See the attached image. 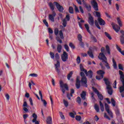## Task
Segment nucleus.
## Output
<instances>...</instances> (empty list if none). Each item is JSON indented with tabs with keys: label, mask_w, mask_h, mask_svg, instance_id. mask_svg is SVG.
Wrapping results in <instances>:
<instances>
[{
	"label": "nucleus",
	"mask_w": 124,
	"mask_h": 124,
	"mask_svg": "<svg viewBox=\"0 0 124 124\" xmlns=\"http://www.w3.org/2000/svg\"><path fill=\"white\" fill-rule=\"evenodd\" d=\"M98 58L99 60H101L103 64L106 66L107 69H110L111 68L109 65V63L107 62V58L105 56L104 53H100Z\"/></svg>",
	"instance_id": "obj_1"
},
{
	"label": "nucleus",
	"mask_w": 124,
	"mask_h": 124,
	"mask_svg": "<svg viewBox=\"0 0 124 124\" xmlns=\"http://www.w3.org/2000/svg\"><path fill=\"white\" fill-rule=\"evenodd\" d=\"M104 81L105 84L107 86V89L108 90V93L109 95H112L113 94V90L112 89V87L111 86V82L109 81V79L107 78H104Z\"/></svg>",
	"instance_id": "obj_2"
},
{
	"label": "nucleus",
	"mask_w": 124,
	"mask_h": 124,
	"mask_svg": "<svg viewBox=\"0 0 124 124\" xmlns=\"http://www.w3.org/2000/svg\"><path fill=\"white\" fill-rule=\"evenodd\" d=\"M119 75H120V81L122 82V86L119 88V92L122 93L124 92V74L121 70L119 71Z\"/></svg>",
	"instance_id": "obj_3"
},
{
	"label": "nucleus",
	"mask_w": 124,
	"mask_h": 124,
	"mask_svg": "<svg viewBox=\"0 0 124 124\" xmlns=\"http://www.w3.org/2000/svg\"><path fill=\"white\" fill-rule=\"evenodd\" d=\"M80 76L81 77L80 82L82 86H83V87H85V88H87V87H88V85L87 84V83H88V81L87 78L85 75V73H84V72H81Z\"/></svg>",
	"instance_id": "obj_4"
},
{
	"label": "nucleus",
	"mask_w": 124,
	"mask_h": 124,
	"mask_svg": "<svg viewBox=\"0 0 124 124\" xmlns=\"http://www.w3.org/2000/svg\"><path fill=\"white\" fill-rule=\"evenodd\" d=\"M96 73L98 74V75H100L96 76V80H101V79H103L104 74H105V72L104 71L99 70L96 72Z\"/></svg>",
	"instance_id": "obj_5"
},
{
	"label": "nucleus",
	"mask_w": 124,
	"mask_h": 124,
	"mask_svg": "<svg viewBox=\"0 0 124 124\" xmlns=\"http://www.w3.org/2000/svg\"><path fill=\"white\" fill-rule=\"evenodd\" d=\"M88 23L90 26L92 27L94 25V20H93V17L92 16L91 13L88 14Z\"/></svg>",
	"instance_id": "obj_6"
},
{
	"label": "nucleus",
	"mask_w": 124,
	"mask_h": 124,
	"mask_svg": "<svg viewBox=\"0 0 124 124\" xmlns=\"http://www.w3.org/2000/svg\"><path fill=\"white\" fill-rule=\"evenodd\" d=\"M92 89L93 90V92H95V93H96L99 99H100V100H103V95L99 93L98 90L93 87H92Z\"/></svg>",
	"instance_id": "obj_7"
},
{
	"label": "nucleus",
	"mask_w": 124,
	"mask_h": 124,
	"mask_svg": "<svg viewBox=\"0 0 124 124\" xmlns=\"http://www.w3.org/2000/svg\"><path fill=\"white\" fill-rule=\"evenodd\" d=\"M61 59L62 62H65L68 60V54L65 51L63 52V54L61 55Z\"/></svg>",
	"instance_id": "obj_8"
},
{
	"label": "nucleus",
	"mask_w": 124,
	"mask_h": 124,
	"mask_svg": "<svg viewBox=\"0 0 124 124\" xmlns=\"http://www.w3.org/2000/svg\"><path fill=\"white\" fill-rule=\"evenodd\" d=\"M55 65L56 71L57 72L58 74H60V73H61V69H60L61 67V64L60 63V61H57Z\"/></svg>",
	"instance_id": "obj_9"
},
{
	"label": "nucleus",
	"mask_w": 124,
	"mask_h": 124,
	"mask_svg": "<svg viewBox=\"0 0 124 124\" xmlns=\"http://www.w3.org/2000/svg\"><path fill=\"white\" fill-rule=\"evenodd\" d=\"M111 26L113 30L116 31V32H119L121 30V27L119 25L115 24L114 22L111 23Z\"/></svg>",
	"instance_id": "obj_10"
},
{
	"label": "nucleus",
	"mask_w": 124,
	"mask_h": 124,
	"mask_svg": "<svg viewBox=\"0 0 124 124\" xmlns=\"http://www.w3.org/2000/svg\"><path fill=\"white\" fill-rule=\"evenodd\" d=\"M91 4L95 11H98V4H97V2H96V1H91Z\"/></svg>",
	"instance_id": "obj_11"
},
{
	"label": "nucleus",
	"mask_w": 124,
	"mask_h": 124,
	"mask_svg": "<svg viewBox=\"0 0 124 124\" xmlns=\"http://www.w3.org/2000/svg\"><path fill=\"white\" fill-rule=\"evenodd\" d=\"M82 1L84 5V7L86 8L87 11H88V12H91L92 11V6H91V5L86 3L84 0H82Z\"/></svg>",
	"instance_id": "obj_12"
},
{
	"label": "nucleus",
	"mask_w": 124,
	"mask_h": 124,
	"mask_svg": "<svg viewBox=\"0 0 124 124\" xmlns=\"http://www.w3.org/2000/svg\"><path fill=\"white\" fill-rule=\"evenodd\" d=\"M56 15L57 14H56V12L55 11H53L52 14H50L48 16L49 20H51L52 22H55L54 18H55V16H56Z\"/></svg>",
	"instance_id": "obj_13"
},
{
	"label": "nucleus",
	"mask_w": 124,
	"mask_h": 124,
	"mask_svg": "<svg viewBox=\"0 0 124 124\" xmlns=\"http://www.w3.org/2000/svg\"><path fill=\"white\" fill-rule=\"evenodd\" d=\"M120 32L122 34V35L120 36V40L121 44L124 45V30H121Z\"/></svg>",
	"instance_id": "obj_14"
},
{
	"label": "nucleus",
	"mask_w": 124,
	"mask_h": 124,
	"mask_svg": "<svg viewBox=\"0 0 124 124\" xmlns=\"http://www.w3.org/2000/svg\"><path fill=\"white\" fill-rule=\"evenodd\" d=\"M120 32L122 34V35L120 36V40L121 44L124 45V30H121Z\"/></svg>",
	"instance_id": "obj_15"
},
{
	"label": "nucleus",
	"mask_w": 124,
	"mask_h": 124,
	"mask_svg": "<svg viewBox=\"0 0 124 124\" xmlns=\"http://www.w3.org/2000/svg\"><path fill=\"white\" fill-rule=\"evenodd\" d=\"M54 3H55L56 7L60 12H62L63 11V7L60 5V4L57 2H54Z\"/></svg>",
	"instance_id": "obj_16"
},
{
	"label": "nucleus",
	"mask_w": 124,
	"mask_h": 124,
	"mask_svg": "<svg viewBox=\"0 0 124 124\" xmlns=\"http://www.w3.org/2000/svg\"><path fill=\"white\" fill-rule=\"evenodd\" d=\"M84 73H85L86 76H88V77H90V78H93V71L90 70L88 71H87V70H85L84 71Z\"/></svg>",
	"instance_id": "obj_17"
},
{
	"label": "nucleus",
	"mask_w": 124,
	"mask_h": 124,
	"mask_svg": "<svg viewBox=\"0 0 124 124\" xmlns=\"http://www.w3.org/2000/svg\"><path fill=\"white\" fill-rule=\"evenodd\" d=\"M81 84L80 83V77H77L76 79V87L77 89H80Z\"/></svg>",
	"instance_id": "obj_18"
},
{
	"label": "nucleus",
	"mask_w": 124,
	"mask_h": 124,
	"mask_svg": "<svg viewBox=\"0 0 124 124\" xmlns=\"http://www.w3.org/2000/svg\"><path fill=\"white\" fill-rule=\"evenodd\" d=\"M60 85L61 88H64L65 90L68 91V86L66 83L63 84V82L62 80L60 81Z\"/></svg>",
	"instance_id": "obj_19"
},
{
	"label": "nucleus",
	"mask_w": 124,
	"mask_h": 124,
	"mask_svg": "<svg viewBox=\"0 0 124 124\" xmlns=\"http://www.w3.org/2000/svg\"><path fill=\"white\" fill-rule=\"evenodd\" d=\"M39 94L41 96V99L42 102L43 103L44 106H45V107H46L47 105V102L46 101V100L43 99V96H42V93H41V91H39Z\"/></svg>",
	"instance_id": "obj_20"
},
{
	"label": "nucleus",
	"mask_w": 124,
	"mask_h": 124,
	"mask_svg": "<svg viewBox=\"0 0 124 124\" xmlns=\"http://www.w3.org/2000/svg\"><path fill=\"white\" fill-rule=\"evenodd\" d=\"M97 20L100 26H105L106 22H105V21H104V20H103L101 18H98Z\"/></svg>",
	"instance_id": "obj_21"
},
{
	"label": "nucleus",
	"mask_w": 124,
	"mask_h": 124,
	"mask_svg": "<svg viewBox=\"0 0 124 124\" xmlns=\"http://www.w3.org/2000/svg\"><path fill=\"white\" fill-rule=\"evenodd\" d=\"M87 54L88 55H89L90 58H92V59H93L94 56L93 54V50H92V48H91V47H89V50L87 51Z\"/></svg>",
	"instance_id": "obj_22"
},
{
	"label": "nucleus",
	"mask_w": 124,
	"mask_h": 124,
	"mask_svg": "<svg viewBox=\"0 0 124 124\" xmlns=\"http://www.w3.org/2000/svg\"><path fill=\"white\" fill-rule=\"evenodd\" d=\"M55 4H56L55 2H54V3H53L52 2H49L48 4V5H49L51 10H52V12H53V11H54V10H55Z\"/></svg>",
	"instance_id": "obj_23"
},
{
	"label": "nucleus",
	"mask_w": 124,
	"mask_h": 124,
	"mask_svg": "<svg viewBox=\"0 0 124 124\" xmlns=\"http://www.w3.org/2000/svg\"><path fill=\"white\" fill-rule=\"evenodd\" d=\"M87 96V94L86 93V92L85 91H82L81 93L80 94V96L83 99V100H86V96Z\"/></svg>",
	"instance_id": "obj_24"
},
{
	"label": "nucleus",
	"mask_w": 124,
	"mask_h": 124,
	"mask_svg": "<svg viewBox=\"0 0 124 124\" xmlns=\"http://www.w3.org/2000/svg\"><path fill=\"white\" fill-rule=\"evenodd\" d=\"M46 123L47 124H52L53 122H52V117L51 116H48L46 118Z\"/></svg>",
	"instance_id": "obj_25"
},
{
	"label": "nucleus",
	"mask_w": 124,
	"mask_h": 124,
	"mask_svg": "<svg viewBox=\"0 0 124 124\" xmlns=\"http://www.w3.org/2000/svg\"><path fill=\"white\" fill-rule=\"evenodd\" d=\"M116 49L123 55V56H124V50L122 51V49L118 45H116Z\"/></svg>",
	"instance_id": "obj_26"
},
{
	"label": "nucleus",
	"mask_w": 124,
	"mask_h": 124,
	"mask_svg": "<svg viewBox=\"0 0 124 124\" xmlns=\"http://www.w3.org/2000/svg\"><path fill=\"white\" fill-rule=\"evenodd\" d=\"M84 27H85V29H86L87 31H88V32H89V33H90V34H91L92 32H91V31H90V26H89V24H85L84 25Z\"/></svg>",
	"instance_id": "obj_27"
},
{
	"label": "nucleus",
	"mask_w": 124,
	"mask_h": 124,
	"mask_svg": "<svg viewBox=\"0 0 124 124\" xmlns=\"http://www.w3.org/2000/svg\"><path fill=\"white\" fill-rule=\"evenodd\" d=\"M62 45L58 44L57 47V50L58 53H61L62 52Z\"/></svg>",
	"instance_id": "obj_28"
},
{
	"label": "nucleus",
	"mask_w": 124,
	"mask_h": 124,
	"mask_svg": "<svg viewBox=\"0 0 124 124\" xmlns=\"http://www.w3.org/2000/svg\"><path fill=\"white\" fill-rule=\"evenodd\" d=\"M112 62L113 63V68L114 69H117L118 68V67L117 66V62H116V61H115V59H114V58H112Z\"/></svg>",
	"instance_id": "obj_29"
},
{
	"label": "nucleus",
	"mask_w": 124,
	"mask_h": 124,
	"mask_svg": "<svg viewBox=\"0 0 124 124\" xmlns=\"http://www.w3.org/2000/svg\"><path fill=\"white\" fill-rule=\"evenodd\" d=\"M72 75H73V72H70V73L67 76V78L68 80H70V78H71V77H72Z\"/></svg>",
	"instance_id": "obj_30"
},
{
	"label": "nucleus",
	"mask_w": 124,
	"mask_h": 124,
	"mask_svg": "<svg viewBox=\"0 0 124 124\" xmlns=\"http://www.w3.org/2000/svg\"><path fill=\"white\" fill-rule=\"evenodd\" d=\"M99 103H100V107L101 108V111H102V112H104V106H103V104L102 103L101 101H99Z\"/></svg>",
	"instance_id": "obj_31"
},
{
	"label": "nucleus",
	"mask_w": 124,
	"mask_h": 124,
	"mask_svg": "<svg viewBox=\"0 0 124 124\" xmlns=\"http://www.w3.org/2000/svg\"><path fill=\"white\" fill-rule=\"evenodd\" d=\"M94 24H95V26H96L97 29H98L99 30H101V28H100L99 24H98V22H97V20H95L94 21Z\"/></svg>",
	"instance_id": "obj_32"
},
{
	"label": "nucleus",
	"mask_w": 124,
	"mask_h": 124,
	"mask_svg": "<svg viewBox=\"0 0 124 124\" xmlns=\"http://www.w3.org/2000/svg\"><path fill=\"white\" fill-rule=\"evenodd\" d=\"M106 51L108 55H111V52H110V47L108 45L106 46Z\"/></svg>",
	"instance_id": "obj_33"
},
{
	"label": "nucleus",
	"mask_w": 124,
	"mask_h": 124,
	"mask_svg": "<svg viewBox=\"0 0 124 124\" xmlns=\"http://www.w3.org/2000/svg\"><path fill=\"white\" fill-rule=\"evenodd\" d=\"M94 109L97 113H98V112H99V107L98 106V104H95Z\"/></svg>",
	"instance_id": "obj_34"
},
{
	"label": "nucleus",
	"mask_w": 124,
	"mask_h": 124,
	"mask_svg": "<svg viewBox=\"0 0 124 124\" xmlns=\"http://www.w3.org/2000/svg\"><path fill=\"white\" fill-rule=\"evenodd\" d=\"M94 13H95L96 16L97 17L98 19L101 18V14H100V12L95 11Z\"/></svg>",
	"instance_id": "obj_35"
},
{
	"label": "nucleus",
	"mask_w": 124,
	"mask_h": 124,
	"mask_svg": "<svg viewBox=\"0 0 124 124\" xmlns=\"http://www.w3.org/2000/svg\"><path fill=\"white\" fill-rule=\"evenodd\" d=\"M105 108L107 112H109L110 111V108H109V105L107 103L105 104Z\"/></svg>",
	"instance_id": "obj_36"
},
{
	"label": "nucleus",
	"mask_w": 124,
	"mask_h": 124,
	"mask_svg": "<svg viewBox=\"0 0 124 124\" xmlns=\"http://www.w3.org/2000/svg\"><path fill=\"white\" fill-rule=\"evenodd\" d=\"M32 117H33V118H34V119L32 120V123H34V122H35V121L37 119V115H36V114L35 113H33L32 114Z\"/></svg>",
	"instance_id": "obj_37"
},
{
	"label": "nucleus",
	"mask_w": 124,
	"mask_h": 124,
	"mask_svg": "<svg viewBox=\"0 0 124 124\" xmlns=\"http://www.w3.org/2000/svg\"><path fill=\"white\" fill-rule=\"evenodd\" d=\"M117 21L118 25L120 26V27H122L123 26V23H122V21H121V19H120V17H118L117 18Z\"/></svg>",
	"instance_id": "obj_38"
},
{
	"label": "nucleus",
	"mask_w": 124,
	"mask_h": 124,
	"mask_svg": "<svg viewBox=\"0 0 124 124\" xmlns=\"http://www.w3.org/2000/svg\"><path fill=\"white\" fill-rule=\"evenodd\" d=\"M62 25L63 27H64V28H65V27H66V25H67V22L66 21V20H65V19H63Z\"/></svg>",
	"instance_id": "obj_39"
},
{
	"label": "nucleus",
	"mask_w": 124,
	"mask_h": 124,
	"mask_svg": "<svg viewBox=\"0 0 124 124\" xmlns=\"http://www.w3.org/2000/svg\"><path fill=\"white\" fill-rule=\"evenodd\" d=\"M59 35L60 36V38L63 39L64 37H63V33H62V31L61 30L59 31Z\"/></svg>",
	"instance_id": "obj_40"
},
{
	"label": "nucleus",
	"mask_w": 124,
	"mask_h": 124,
	"mask_svg": "<svg viewBox=\"0 0 124 124\" xmlns=\"http://www.w3.org/2000/svg\"><path fill=\"white\" fill-rule=\"evenodd\" d=\"M69 12L71 14H73V13H74V10L72 7H69Z\"/></svg>",
	"instance_id": "obj_41"
},
{
	"label": "nucleus",
	"mask_w": 124,
	"mask_h": 124,
	"mask_svg": "<svg viewBox=\"0 0 124 124\" xmlns=\"http://www.w3.org/2000/svg\"><path fill=\"white\" fill-rule=\"evenodd\" d=\"M105 34L106 36H107V37H108V39H109V40H111V39H112V37H111V35H110L108 33V32H105Z\"/></svg>",
	"instance_id": "obj_42"
},
{
	"label": "nucleus",
	"mask_w": 124,
	"mask_h": 124,
	"mask_svg": "<svg viewBox=\"0 0 124 124\" xmlns=\"http://www.w3.org/2000/svg\"><path fill=\"white\" fill-rule=\"evenodd\" d=\"M111 103L114 107L116 106V101H115V100L113 98L111 99Z\"/></svg>",
	"instance_id": "obj_43"
},
{
	"label": "nucleus",
	"mask_w": 124,
	"mask_h": 124,
	"mask_svg": "<svg viewBox=\"0 0 124 124\" xmlns=\"http://www.w3.org/2000/svg\"><path fill=\"white\" fill-rule=\"evenodd\" d=\"M82 35H81V34H79L78 35V40L80 42V41H82L83 39H82Z\"/></svg>",
	"instance_id": "obj_44"
},
{
	"label": "nucleus",
	"mask_w": 124,
	"mask_h": 124,
	"mask_svg": "<svg viewBox=\"0 0 124 124\" xmlns=\"http://www.w3.org/2000/svg\"><path fill=\"white\" fill-rule=\"evenodd\" d=\"M55 58L57 62H58V61H59V60H60V55H59V53H57L55 54Z\"/></svg>",
	"instance_id": "obj_45"
},
{
	"label": "nucleus",
	"mask_w": 124,
	"mask_h": 124,
	"mask_svg": "<svg viewBox=\"0 0 124 124\" xmlns=\"http://www.w3.org/2000/svg\"><path fill=\"white\" fill-rule=\"evenodd\" d=\"M91 95L92 100H93V101H94L95 100V98H94V93H91Z\"/></svg>",
	"instance_id": "obj_46"
},
{
	"label": "nucleus",
	"mask_w": 124,
	"mask_h": 124,
	"mask_svg": "<svg viewBox=\"0 0 124 124\" xmlns=\"http://www.w3.org/2000/svg\"><path fill=\"white\" fill-rule=\"evenodd\" d=\"M43 22L44 24L45 25V26H46V27H47V28H48L49 27V24H48V22H47L46 19H44Z\"/></svg>",
	"instance_id": "obj_47"
},
{
	"label": "nucleus",
	"mask_w": 124,
	"mask_h": 124,
	"mask_svg": "<svg viewBox=\"0 0 124 124\" xmlns=\"http://www.w3.org/2000/svg\"><path fill=\"white\" fill-rule=\"evenodd\" d=\"M77 102L79 105L81 104V98L80 97H78L77 98Z\"/></svg>",
	"instance_id": "obj_48"
},
{
	"label": "nucleus",
	"mask_w": 124,
	"mask_h": 124,
	"mask_svg": "<svg viewBox=\"0 0 124 124\" xmlns=\"http://www.w3.org/2000/svg\"><path fill=\"white\" fill-rule=\"evenodd\" d=\"M63 103L65 105V107H68V102L65 100L64 99L63 100Z\"/></svg>",
	"instance_id": "obj_49"
},
{
	"label": "nucleus",
	"mask_w": 124,
	"mask_h": 124,
	"mask_svg": "<svg viewBox=\"0 0 124 124\" xmlns=\"http://www.w3.org/2000/svg\"><path fill=\"white\" fill-rule=\"evenodd\" d=\"M79 45L82 47V48H84V46H85V44L84 43V42H83L82 41L79 42Z\"/></svg>",
	"instance_id": "obj_50"
},
{
	"label": "nucleus",
	"mask_w": 124,
	"mask_h": 124,
	"mask_svg": "<svg viewBox=\"0 0 124 124\" xmlns=\"http://www.w3.org/2000/svg\"><path fill=\"white\" fill-rule=\"evenodd\" d=\"M49 55L50 56V58H51V59H55V54H54V52H50L49 53Z\"/></svg>",
	"instance_id": "obj_51"
},
{
	"label": "nucleus",
	"mask_w": 124,
	"mask_h": 124,
	"mask_svg": "<svg viewBox=\"0 0 124 124\" xmlns=\"http://www.w3.org/2000/svg\"><path fill=\"white\" fill-rule=\"evenodd\" d=\"M79 67H80V71H84L85 72V71L87 70L84 69V67H83V65H82V64H80L79 65Z\"/></svg>",
	"instance_id": "obj_52"
},
{
	"label": "nucleus",
	"mask_w": 124,
	"mask_h": 124,
	"mask_svg": "<svg viewBox=\"0 0 124 124\" xmlns=\"http://www.w3.org/2000/svg\"><path fill=\"white\" fill-rule=\"evenodd\" d=\"M64 47L67 52H69V47L67 44L64 45Z\"/></svg>",
	"instance_id": "obj_53"
},
{
	"label": "nucleus",
	"mask_w": 124,
	"mask_h": 124,
	"mask_svg": "<svg viewBox=\"0 0 124 124\" xmlns=\"http://www.w3.org/2000/svg\"><path fill=\"white\" fill-rule=\"evenodd\" d=\"M107 113L111 118H113V112H112L111 110H109L108 111H107Z\"/></svg>",
	"instance_id": "obj_54"
},
{
	"label": "nucleus",
	"mask_w": 124,
	"mask_h": 124,
	"mask_svg": "<svg viewBox=\"0 0 124 124\" xmlns=\"http://www.w3.org/2000/svg\"><path fill=\"white\" fill-rule=\"evenodd\" d=\"M81 117L80 116L77 115L76 116V120H77V121H78V122H80V121H81Z\"/></svg>",
	"instance_id": "obj_55"
},
{
	"label": "nucleus",
	"mask_w": 124,
	"mask_h": 124,
	"mask_svg": "<svg viewBox=\"0 0 124 124\" xmlns=\"http://www.w3.org/2000/svg\"><path fill=\"white\" fill-rule=\"evenodd\" d=\"M77 62L78 64L81 62V59L80 58V56H78L77 58Z\"/></svg>",
	"instance_id": "obj_56"
},
{
	"label": "nucleus",
	"mask_w": 124,
	"mask_h": 124,
	"mask_svg": "<svg viewBox=\"0 0 124 124\" xmlns=\"http://www.w3.org/2000/svg\"><path fill=\"white\" fill-rule=\"evenodd\" d=\"M115 113L117 116H120V110H119V109L118 108H116V109H115Z\"/></svg>",
	"instance_id": "obj_57"
},
{
	"label": "nucleus",
	"mask_w": 124,
	"mask_h": 124,
	"mask_svg": "<svg viewBox=\"0 0 124 124\" xmlns=\"http://www.w3.org/2000/svg\"><path fill=\"white\" fill-rule=\"evenodd\" d=\"M118 68L120 69V70H124V67H123V65L122 64H118Z\"/></svg>",
	"instance_id": "obj_58"
},
{
	"label": "nucleus",
	"mask_w": 124,
	"mask_h": 124,
	"mask_svg": "<svg viewBox=\"0 0 124 124\" xmlns=\"http://www.w3.org/2000/svg\"><path fill=\"white\" fill-rule=\"evenodd\" d=\"M54 33L55 35H58V34H59V29H58V28H56L54 30Z\"/></svg>",
	"instance_id": "obj_59"
},
{
	"label": "nucleus",
	"mask_w": 124,
	"mask_h": 124,
	"mask_svg": "<svg viewBox=\"0 0 124 124\" xmlns=\"http://www.w3.org/2000/svg\"><path fill=\"white\" fill-rule=\"evenodd\" d=\"M69 46L71 48H72V49H75V46L72 43H70Z\"/></svg>",
	"instance_id": "obj_60"
},
{
	"label": "nucleus",
	"mask_w": 124,
	"mask_h": 124,
	"mask_svg": "<svg viewBox=\"0 0 124 124\" xmlns=\"http://www.w3.org/2000/svg\"><path fill=\"white\" fill-rule=\"evenodd\" d=\"M75 11L76 12V13H79L80 12L79 11V9H78V7H77V6L75 5Z\"/></svg>",
	"instance_id": "obj_61"
},
{
	"label": "nucleus",
	"mask_w": 124,
	"mask_h": 124,
	"mask_svg": "<svg viewBox=\"0 0 124 124\" xmlns=\"http://www.w3.org/2000/svg\"><path fill=\"white\" fill-rule=\"evenodd\" d=\"M65 20H67V21H70V16H69V15H67L66 16L65 18H64Z\"/></svg>",
	"instance_id": "obj_62"
},
{
	"label": "nucleus",
	"mask_w": 124,
	"mask_h": 124,
	"mask_svg": "<svg viewBox=\"0 0 124 124\" xmlns=\"http://www.w3.org/2000/svg\"><path fill=\"white\" fill-rule=\"evenodd\" d=\"M69 116H70V117L71 118H73V119H74V118H75V115H74V113L73 112H70Z\"/></svg>",
	"instance_id": "obj_63"
},
{
	"label": "nucleus",
	"mask_w": 124,
	"mask_h": 124,
	"mask_svg": "<svg viewBox=\"0 0 124 124\" xmlns=\"http://www.w3.org/2000/svg\"><path fill=\"white\" fill-rule=\"evenodd\" d=\"M30 76H31V77H37L38 75H37V74H36L33 73V74H31L30 75Z\"/></svg>",
	"instance_id": "obj_64"
}]
</instances>
